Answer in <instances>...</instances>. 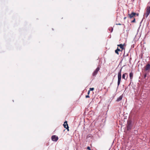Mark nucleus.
Masks as SVG:
<instances>
[{
    "label": "nucleus",
    "instance_id": "nucleus-5",
    "mask_svg": "<svg viewBox=\"0 0 150 150\" xmlns=\"http://www.w3.org/2000/svg\"><path fill=\"white\" fill-rule=\"evenodd\" d=\"M136 13H135L134 12H132L131 14H128V16H129V17L130 18H132L134 17L135 15H136Z\"/></svg>",
    "mask_w": 150,
    "mask_h": 150
},
{
    "label": "nucleus",
    "instance_id": "nucleus-3",
    "mask_svg": "<svg viewBox=\"0 0 150 150\" xmlns=\"http://www.w3.org/2000/svg\"><path fill=\"white\" fill-rule=\"evenodd\" d=\"M127 124V129L128 130H129L131 129L132 127L131 121H128Z\"/></svg>",
    "mask_w": 150,
    "mask_h": 150
},
{
    "label": "nucleus",
    "instance_id": "nucleus-11",
    "mask_svg": "<svg viewBox=\"0 0 150 150\" xmlns=\"http://www.w3.org/2000/svg\"><path fill=\"white\" fill-rule=\"evenodd\" d=\"M126 75H127V76H128L127 74V73H125L123 74L122 75V79H124L125 80H126L127 79V78H126V79L125 78V76Z\"/></svg>",
    "mask_w": 150,
    "mask_h": 150
},
{
    "label": "nucleus",
    "instance_id": "nucleus-17",
    "mask_svg": "<svg viewBox=\"0 0 150 150\" xmlns=\"http://www.w3.org/2000/svg\"><path fill=\"white\" fill-rule=\"evenodd\" d=\"M116 50H117L118 52H119V51H122V50H120V49H119V48H118V47L117 48Z\"/></svg>",
    "mask_w": 150,
    "mask_h": 150
},
{
    "label": "nucleus",
    "instance_id": "nucleus-13",
    "mask_svg": "<svg viewBox=\"0 0 150 150\" xmlns=\"http://www.w3.org/2000/svg\"><path fill=\"white\" fill-rule=\"evenodd\" d=\"M109 30L110 32H112L113 30V28L112 27H110L109 28Z\"/></svg>",
    "mask_w": 150,
    "mask_h": 150
},
{
    "label": "nucleus",
    "instance_id": "nucleus-24",
    "mask_svg": "<svg viewBox=\"0 0 150 150\" xmlns=\"http://www.w3.org/2000/svg\"><path fill=\"white\" fill-rule=\"evenodd\" d=\"M126 18V17H125L124 18V20H125Z\"/></svg>",
    "mask_w": 150,
    "mask_h": 150
},
{
    "label": "nucleus",
    "instance_id": "nucleus-20",
    "mask_svg": "<svg viewBox=\"0 0 150 150\" xmlns=\"http://www.w3.org/2000/svg\"><path fill=\"white\" fill-rule=\"evenodd\" d=\"M90 91L89 90L88 91V95H89L90 94Z\"/></svg>",
    "mask_w": 150,
    "mask_h": 150
},
{
    "label": "nucleus",
    "instance_id": "nucleus-12",
    "mask_svg": "<svg viewBox=\"0 0 150 150\" xmlns=\"http://www.w3.org/2000/svg\"><path fill=\"white\" fill-rule=\"evenodd\" d=\"M122 98V97L121 96H120L117 99V101H119L121 100Z\"/></svg>",
    "mask_w": 150,
    "mask_h": 150
},
{
    "label": "nucleus",
    "instance_id": "nucleus-9",
    "mask_svg": "<svg viewBox=\"0 0 150 150\" xmlns=\"http://www.w3.org/2000/svg\"><path fill=\"white\" fill-rule=\"evenodd\" d=\"M125 44H124L123 45L122 44H120V45H117V46H119L120 47V48H121L122 49V50L124 49V46H125Z\"/></svg>",
    "mask_w": 150,
    "mask_h": 150
},
{
    "label": "nucleus",
    "instance_id": "nucleus-16",
    "mask_svg": "<svg viewBox=\"0 0 150 150\" xmlns=\"http://www.w3.org/2000/svg\"><path fill=\"white\" fill-rule=\"evenodd\" d=\"M115 53L117 54H119L118 52L116 50L115 51Z\"/></svg>",
    "mask_w": 150,
    "mask_h": 150
},
{
    "label": "nucleus",
    "instance_id": "nucleus-18",
    "mask_svg": "<svg viewBox=\"0 0 150 150\" xmlns=\"http://www.w3.org/2000/svg\"><path fill=\"white\" fill-rule=\"evenodd\" d=\"M87 149L88 150H91V149H90V147L89 146H88L87 148Z\"/></svg>",
    "mask_w": 150,
    "mask_h": 150
},
{
    "label": "nucleus",
    "instance_id": "nucleus-4",
    "mask_svg": "<svg viewBox=\"0 0 150 150\" xmlns=\"http://www.w3.org/2000/svg\"><path fill=\"white\" fill-rule=\"evenodd\" d=\"M100 67L98 66L96 69L94 71L93 73V76H95L97 74L98 72L100 70Z\"/></svg>",
    "mask_w": 150,
    "mask_h": 150
},
{
    "label": "nucleus",
    "instance_id": "nucleus-14",
    "mask_svg": "<svg viewBox=\"0 0 150 150\" xmlns=\"http://www.w3.org/2000/svg\"><path fill=\"white\" fill-rule=\"evenodd\" d=\"M132 23H135V19L134 18L133 20L131 21Z\"/></svg>",
    "mask_w": 150,
    "mask_h": 150
},
{
    "label": "nucleus",
    "instance_id": "nucleus-21",
    "mask_svg": "<svg viewBox=\"0 0 150 150\" xmlns=\"http://www.w3.org/2000/svg\"><path fill=\"white\" fill-rule=\"evenodd\" d=\"M146 74H145L144 75V78H145L146 77Z\"/></svg>",
    "mask_w": 150,
    "mask_h": 150
},
{
    "label": "nucleus",
    "instance_id": "nucleus-25",
    "mask_svg": "<svg viewBox=\"0 0 150 150\" xmlns=\"http://www.w3.org/2000/svg\"><path fill=\"white\" fill-rule=\"evenodd\" d=\"M134 150L133 149H132V150Z\"/></svg>",
    "mask_w": 150,
    "mask_h": 150
},
{
    "label": "nucleus",
    "instance_id": "nucleus-10",
    "mask_svg": "<svg viewBox=\"0 0 150 150\" xmlns=\"http://www.w3.org/2000/svg\"><path fill=\"white\" fill-rule=\"evenodd\" d=\"M129 77L131 81L132 80V79L133 77V74L132 72H131L129 74Z\"/></svg>",
    "mask_w": 150,
    "mask_h": 150
},
{
    "label": "nucleus",
    "instance_id": "nucleus-7",
    "mask_svg": "<svg viewBox=\"0 0 150 150\" xmlns=\"http://www.w3.org/2000/svg\"><path fill=\"white\" fill-rule=\"evenodd\" d=\"M51 139L52 141L56 142L58 140V138L56 135H53Z\"/></svg>",
    "mask_w": 150,
    "mask_h": 150
},
{
    "label": "nucleus",
    "instance_id": "nucleus-8",
    "mask_svg": "<svg viewBox=\"0 0 150 150\" xmlns=\"http://www.w3.org/2000/svg\"><path fill=\"white\" fill-rule=\"evenodd\" d=\"M145 69L146 71H149L150 70V65L149 64H147L145 66Z\"/></svg>",
    "mask_w": 150,
    "mask_h": 150
},
{
    "label": "nucleus",
    "instance_id": "nucleus-23",
    "mask_svg": "<svg viewBox=\"0 0 150 150\" xmlns=\"http://www.w3.org/2000/svg\"><path fill=\"white\" fill-rule=\"evenodd\" d=\"M136 15L137 16H139V14L138 13H136Z\"/></svg>",
    "mask_w": 150,
    "mask_h": 150
},
{
    "label": "nucleus",
    "instance_id": "nucleus-15",
    "mask_svg": "<svg viewBox=\"0 0 150 150\" xmlns=\"http://www.w3.org/2000/svg\"><path fill=\"white\" fill-rule=\"evenodd\" d=\"M94 90V88H90L89 89V91H92Z\"/></svg>",
    "mask_w": 150,
    "mask_h": 150
},
{
    "label": "nucleus",
    "instance_id": "nucleus-2",
    "mask_svg": "<svg viewBox=\"0 0 150 150\" xmlns=\"http://www.w3.org/2000/svg\"><path fill=\"white\" fill-rule=\"evenodd\" d=\"M150 13V6H148L146 8V12L144 14L145 17L146 18Z\"/></svg>",
    "mask_w": 150,
    "mask_h": 150
},
{
    "label": "nucleus",
    "instance_id": "nucleus-1",
    "mask_svg": "<svg viewBox=\"0 0 150 150\" xmlns=\"http://www.w3.org/2000/svg\"><path fill=\"white\" fill-rule=\"evenodd\" d=\"M121 71L122 69H120V71H119L118 74V86H119V85L121 82Z\"/></svg>",
    "mask_w": 150,
    "mask_h": 150
},
{
    "label": "nucleus",
    "instance_id": "nucleus-19",
    "mask_svg": "<svg viewBox=\"0 0 150 150\" xmlns=\"http://www.w3.org/2000/svg\"><path fill=\"white\" fill-rule=\"evenodd\" d=\"M86 98H89L90 96H89V95H86Z\"/></svg>",
    "mask_w": 150,
    "mask_h": 150
},
{
    "label": "nucleus",
    "instance_id": "nucleus-6",
    "mask_svg": "<svg viewBox=\"0 0 150 150\" xmlns=\"http://www.w3.org/2000/svg\"><path fill=\"white\" fill-rule=\"evenodd\" d=\"M63 126L68 131H69V127L67 121H65L64 122V124H63Z\"/></svg>",
    "mask_w": 150,
    "mask_h": 150
},
{
    "label": "nucleus",
    "instance_id": "nucleus-22",
    "mask_svg": "<svg viewBox=\"0 0 150 150\" xmlns=\"http://www.w3.org/2000/svg\"><path fill=\"white\" fill-rule=\"evenodd\" d=\"M116 25H121V24H120V23H119V24H116Z\"/></svg>",
    "mask_w": 150,
    "mask_h": 150
}]
</instances>
